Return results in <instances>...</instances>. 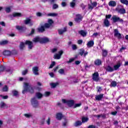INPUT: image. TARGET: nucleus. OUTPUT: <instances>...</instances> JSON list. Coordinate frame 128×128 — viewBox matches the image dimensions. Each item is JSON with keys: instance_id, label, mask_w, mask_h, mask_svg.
<instances>
[{"instance_id": "obj_14", "label": "nucleus", "mask_w": 128, "mask_h": 128, "mask_svg": "<svg viewBox=\"0 0 128 128\" xmlns=\"http://www.w3.org/2000/svg\"><path fill=\"white\" fill-rule=\"evenodd\" d=\"M66 32V28H64L58 29V34L60 35L62 34H64Z\"/></svg>"}, {"instance_id": "obj_20", "label": "nucleus", "mask_w": 128, "mask_h": 128, "mask_svg": "<svg viewBox=\"0 0 128 128\" xmlns=\"http://www.w3.org/2000/svg\"><path fill=\"white\" fill-rule=\"evenodd\" d=\"M82 122H81L80 124L86 122L88 120V117H82Z\"/></svg>"}, {"instance_id": "obj_9", "label": "nucleus", "mask_w": 128, "mask_h": 128, "mask_svg": "<svg viewBox=\"0 0 128 128\" xmlns=\"http://www.w3.org/2000/svg\"><path fill=\"white\" fill-rule=\"evenodd\" d=\"M98 72H96L93 74L92 80L94 82H98L100 78H98Z\"/></svg>"}, {"instance_id": "obj_13", "label": "nucleus", "mask_w": 128, "mask_h": 128, "mask_svg": "<svg viewBox=\"0 0 128 128\" xmlns=\"http://www.w3.org/2000/svg\"><path fill=\"white\" fill-rule=\"evenodd\" d=\"M25 44L28 46L29 50H32V48L34 46L32 45V41L26 40Z\"/></svg>"}, {"instance_id": "obj_25", "label": "nucleus", "mask_w": 128, "mask_h": 128, "mask_svg": "<svg viewBox=\"0 0 128 128\" xmlns=\"http://www.w3.org/2000/svg\"><path fill=\"white\" fill-rule=\"evenodd\" d=\"M88 54V52H84V49L81 50L80 56H87Z\"/></svg>"}, {"instance_id": "obj_22", "label": "nucleus", "mask_w": 128, "mask_h": 128, "mask_svg": "<svg viewBox=\"0 0 128 128\" xmlns=\"http://www.w3.org/2000/svg\"><path fill=\"white\" fill-rule=\"evenodd\" d=\"M102 98H104V94H100L96 97V100H101Z\"/></svg>"}, {"instance_id": "obj_4", "label": "nucleus", "mask_w": 128, "mask_h": 128, "mask_svg": "<svg viewBox=\"0 0 128 128\" xmlns=\"http://www.w3.org/2000/svg\"><path fill=\"white\" fill-rule=\"evenodd\" d=\"M62 102L63 104H66L68 105V106L72 108V106H74V100H66L65 99H62Z\"/></svg>"}, {"instance_id": "obj_15", "label": "nucleus", "mask_w": 128, "mask_h": 128, "mask_svg": "<svg viewBox=\"0 0 128 128\" xmlns=\"http://www.w3.org/2000/svg\"><path fill=\"white\" fill-rule=\"evenodd\" d=\"M108 6H112V8H114V6H116V1H114V0L110 1L108 2Z\"/></svg>"}, {"instance_id": "obj_48", "label": "nucleus", "mask_w": 128, "mask_h": 128, "mask_svg": "<svg viewBox=\"0 0 128 128\" xmlns=\"http://www.w3.org/2000/svg\"><path fill=\"white\" fill-rule=\"evenodd\" d=\"M78 48V47L76 46V45L73 44H72V49L73 50H76Z\"/></svg>"}, {"instance_id": "obj_49", "label": "nucleus", "mask_w": 128, "mask_h": 128, "mask_svg": "<svg viewBox=\"0 0 128 128\" xmlns=\"http://www.w3.org/2000/svg\"><path fill=\"white\" fill-rule=\"evenodd\" d=\"M80 126V121H77L74 124V126Z\"/></svg>"}, {"instance_id": "obj_52", "label": "nucleus", "mask_w": 128, "mask_h": 128, "mask_svg": "<svg viewBox=\"0 0 128 128\" xmlns=\"http://www.w3.org/2000/svg\"><path fill=\"white\" fill-rule=\"evenodd\" d=\"M28 70H24L22 72V76H26V74H28Z\"/></svg>"}, {"instance_id": "obj_29", "label": "nucleus", "mask_w": 128, "mask_h": 128, "mask_svg": "<svg viewBox=\"0 0 128 128\" xmlns=\"http://www.w3.org/2000/svg\"><path fill=\"white\" fill-rule=\"evenodd\" d=\"M36 96L38 99L42 98V94L40 92H36Z\"/></svg>"}, {"instance_id": "obj_38", "label": "nucleus", "mask_w": 128, "mask_h": 128, "mask_svg": "<svg viewBox=\"0 0 128 128\" xmlns=\"http://www.w3.org/2000/svg\"><path fill=\"white\" fill-rule=\"evenodd\" d=\"M117 84H116V82L112 81L111 82V86H112L113 88H116V86Z\"/></svg>"}, {"instance_id": "obj_28", "label": "nucleus", "mask_w": 128, "mask_h": 128, "mask_svg": "<svg viewBox=\"0 0 128 128\" xmlns=\"http://www.w3.org/2000/svg\"><path fill=\"white\" fill-rule=\"evenodd\" d=\"M96 66H100L102 64V61L100 60H97L94 61Z\"/></svg>"}, {"instance_id": "obj_31", "label": "nucleus", "mask_w": 128, "mask_h": 128, "mask_svg": "<svg viewBox=\"0 0 128 128\" xmlns=\"http://www.w3.org/2000/svg\"><path fill=\"white\" fill-rule=\"evenodd\" d=\"M48 16H58L57 13H50L48 14Z\"/></svg>"}, {"instance_id": "obj_23", "label": "nucleus", "mask_w": 128, "mask_h": 128, "mask_svg": "<svg viewBox=\"0 0 128 128\" xmlns=\"http://www.w3.org/2000/svg\"><path fill=\"white\" fill-rule=\"evenodd\" d=\"M12 16H13L14 18H16V17L22 16V14H20V13L15 12V13H14V14H12Z\"/></svg>"}, {"instance_id": "obj_21", "label": "nucleus", "mask_w": 128, "mask_h": 128, "mask_svg": "<svg viewBox=\"0 0 128 128\" xmlns=\"http://www.w3.org/2000/svg\"><path fill=\"white\" fill-rule=\"evenodd\" d=\"M94 42L93 40L89 41L87 44L88 48H92L94 46Z\"/></svg>"}, {"instance_id": "obj_27", "label": "nucleus", "mask_w": 128, "mask_h": 128, "mask_svg": "<svg viewBox=\"0 0 128 128\" xmlns=\"http://www.w3.org/2000/svg\"><path fill=\"white\" fill-rule=\"evenodd\" d=\"M44 28V26H42L40 28H38V32H44L45 30Z\"/></svg>"}, {"instance_id": "obj_10", "label": "nucleus", "mask_w": 128, "mask_h": 128, "mask_svg": "<svg viewBox=\"0 0 128 128\" xmlns=\"http://www.w3.org/2000/svg\"><path fill=\"white\" fill-rule=\"evenodd\" d=\"M64 54V52L62 50H60L58 52V54H56L54 55V58L55 60H60V56H62V54Z\"/></svg>"}, {"instance_id": "obj_35", "label": "nucleus", "mask_w": 128, "mask_h": 128, "mask_svg": "<svg viewBox=\"0 0 128 128\" xmlns=\"http://www.w3.org/2000/svg\"><path fill=\"white\" fill-rule=\"evenodd\" d=\"M50 85L51 86L52 88H56V86H58V82H56V83H51L50 84Z\"/></svg>"}, {"instance_id": "obj_47", "label": "nucleus", "mask_w": 128, "mask_h": 128, "mask_svg": "<svg viewBox=\"0 0 128 128\" xmlns=\"http://www.w3.org/2000/svg\"><path fill=\"white\" fill-rule=\"evenodd\" d=\"M24 42H21L20 44V49L24 50Z\"/></svg>"}, {"instance_id": "obj_40", "label": "nucleus", "mask_w": 128, "mask_h": 128, "mask_svg": "<svg viewBox=\"0 0 128 128\" xmlns=\"http://www.w3.org/2000/svg\"><path fill=\"white\" fill-rule=\"evenodd\" d=\"M58 72H59L60 74H64V70L60 69L58 70Z\"/></svg>"}, {"instance_id": "obj_24", "label": "nucleus", "mask_w": 128, "mask_h": 128, "mask_svg": "<svg viewBox=\"0 0 128 128\" xmlns=\"http://www.w3.org/2000/svg\"><path fill=\"white\" fill-rule=\"evenodd\" d=\"M104 22L105 26H110V21L108 19H105Z\"/></svg>"}, {"instance_id": "obj_7", "label": "nucleus", "mask_w": 128, "mask_h": 128, "mask_svg": "<svg viewBox=\"0 0 128 128\" xmlns=\"http://www.w3.org/2000/svg\"><path fill=\"white\" fill-rule=\"evenodd\" d=\"M114 36H116L118 40H120V38H122V34L118 32V29L114 30Z\"/></svg>"}, {"instance_id": "obj_6", "label": "nucleus", "mask_w": 128, "mask_h": 128, "mask_svg": "<svg viewBox=\"0 0 128 128\" xmlns=\"http://www.w3.org/2000/svg\"><path fill=\"white\" fill-rule=\"evenodd\" d=\"M112 20L114 22H124V20L122 19H120V17H118L116 15L113 16L112 17Z\"/></svg>"}, {"instance_id": "obj_16", "label": "nucleus", "mask_w": 128, "mask_h": 128, "mask_svg": "<svg viewBox=\"0 0 128 128\" xmlns=\"http://www.w3.org/2000/svg\"><path fill=\"white\" fill-rule=\"evenodd\" d=\"M0 108H8V106L6 104V103L1 102L0 103Z\"/></svg>"}, {"instance_id": "obj_32", "label": "nucleus", "mask_w": 128, "mask_h": 128, "mask_svg": "<svg viewBox=\"0 0 128 128\" xmlns=\"http://www.w3.org/2000/svg\"><path fill=\"white\" fill-rule=\"evenodd\" d=\"M12 94L14 96H17L18 95V92L16 90H13L12 91Z\"/></svg>"}, {"instance_id": "obj_39", "label": "nucleus", "mask_w": 128, "mask_h": 128, "mask_svg": "<svg viewBox=\"0 0 128 128\" xmlns=\"http://www.w3.org/2000/svg\"><path fill=\"white\" fill-rule=\"evenodd\" d=\"M120 64H117L116 65L114 66V70H117L120 67Z\"/></svg>"}, {"instance_id": "obj_45", "label": "nucleus", "mask_w": 128, "mask_h": 128, "mask_svg": "<svg viewBox=\"0 0 128 128\" xmlns=\"http://www.w3.org/2000/svg\"><path fill=\"white\" fill-rule=\"evenodd\" d=\"M5 12H10V7H7L5 8Z\"/></svg>"}, {"instance_id": "obj_50", "label": "nucleus", "mask_w": 128, "mask_h": 128, "mask_svg": "<svg viewBox=\"0 0 128 128\" xmlns=\"http://www.w3.org/2000/svg\"><path fill=\"white\" fill-rule=\"evenodd\" d=\"M78 106H80V104H74L73 108H78Z\"/></svg>"}, {"instance_id": "obj_2", "label": "nucleus", "mask_w": 128, "mask_h": 128, "mask_svg": "<svg viewBox=\"0 0 128 128\" xmlns=\"http://www.w3.org/2000/svg\"><path fill=\"white\" fill-rule=\"evenodd\" d=\"M33 42H39L40 44H46V42H50V40L48 39V38L46 37H44V38L36 37L33 39Z\"/></svg>"}, {"instance_id": "obj_26", "label": "nucleus", "mask_w": 128, "mask_h": 128, "mask_svg": "<svg viewBox=\"0 0 128 128\" xmlns=\"http://www.w3.org/2000/svg\"><path fill=\"white\" fill-rule=\"evenodd\" d=\"M86 34H88L87 32L84 31V30H80V34L83 37L86 36Z\"/></svg>"}, {"instance_id": "obj_34", "label": "nucleus", "mask_w": 128, "mask_h": 128, "mask_svg": "<svg viewBox=\"0 0 128 128\" xmlns=\"http://www.w3.org/2000/svg\"><path fill=\"white\" fill-rule=\"evenodd\" d=\"M114 70L112 68L110 67V66H108L106 68V71L107 72H114Z\"/></svg>"}, {"instance_id": "obj_44", "label": "nucleus", "mask_w": 128, "mask_h": 128, "mask_svg": "<svg viewBox=\"0 0 128 128\" xmlns=\"http://www.w3.org/2000/svg\"><path fill=\"white\" fill-rule=\"evenodd\" d=\"M24 116L26 118H30L32 116V114H25Z\"/></svg>"}, {"instance_id": "obj_57", "label": "nucleus", "mask_w": 128, "mask_h": 128, "mask_svg": "<svg viewBox=\"0 0 128 128\" xmlns=\"http://www.w3.org/2000/svg\"><path fill=\"white\" fill-rule=\"evenodd\" d=\"M88 8L89 10H92V8H94V7L92 6L90 4H88Z\"/></svg>"}, {"instance_id": "obj_1", "label": "nucleus", "mask_w": 128, "mask_h": 128, "mask_svg": "<svg viewBox=\"0 0 128 128\" xmlns=\"http://www.w3.org/2000/svg\"><path fill=\"white\" fill-rule=\"evenodd\" d=\"M23 88L24 90L22 91V94H26V92H30L31 94H32V92H34V88L30 83L24 82Z\"/></svg>"}, {"instance_id": "obj_43", "label": "nucleus", "mask_w": 128, "mask_h": 128, "mask_svg": "<svg viewBox=\"0 0 128 128\" xmlns=\"http://www.w3.org/2000/svg\"><path fill=\"white\" fill-rule=\"evenodd\" d=\"M52 8L53 10H56V8H58V4H54Z\"/></svg>"}, {"instance_id": "obj_8", "label": "nucleus", "mask_w": 128, "mask_h": 128, "mask_svg": "<svg viewBox=\"0 0 128 128\" xmlns=\"http://www.w3.org/2000/svg\"><path fill=\"white\" fill-rule=\"evenodd\" d=\"M24 22L25 24H29L30 26H32L34 24V22L29 18H27L24 20Z\"/></svg>"}, {"instance_id": "obj_55", "label": "nucleus", "mask_w": 128, "mask_h": 128, "mask_svg": "<svg viewBox=\"0 0 128 128\" xmlns=\"http://www.w3.org/2000/svg\"><path fill=\"white\" fill-rule=\"evenodd\" d=\"M76 56L74 58H72L71 59H70L68 62H74V60H75L76 58Z\"/></svg>"}, {"instance_id": "obj_5", "label": "nucleus", "mask_w": 128, "mask_h": 128, "mask_svg": "<svg viewBox=\"0 0 128 128\" xmlns=\"http://www.w3.org/2000/svg\"><path fill=\"white\" fill-rule=\"evenodd\" d=\"M31 104L33 108H38V106L40 105V104H38V101L36 97L32 98Z\"/></svg>"}, {"instance_id": "obj_19", "label": "nucleus", "mask_w": 128, "mask_h": 128, "mask_svg": "<svg viewBox=\"0 0 128 128\" xmlns=\"http://www.w3.org/2000/svg\"><path fill=\"white\" fill-rule=\"evenodd\" d=\"M62 114L58 113L56 114V118L58 120H62Z\"/></svg>"}, {"instance_id": "obj_59", "label": "nucleus", "mask_w": 128, "mask_h": 128, "mask_svg": "<svg viewBox=\"0 0 128 128\" xmlns=\"http://www.w3.org/2000/svg\"><path fill=\"white\" fill-rule=\"evenodd\" d=\"M47 124L50 126V118H48L46 121Z\"/></svg>"}, {"instance_id": "obj_61", "label": "nucleus", "mask_w": 128, "mask_h": 128, "mask_svg": "<svg viewBox=\"0 0 128 128\" xmlns=\"http://www.w3.org/2000/svg\"><path fill=\"white\" fill-rule=\"evenodd\" d=\"M112 18V14H108L106 16V20H108V18Z\"/></svg>"}, {"instance_id": "obj_53", "label": "nucleus", "mask_w": 128, "mask_h": 128, "mask_svg": "<svg viewBox=\"0 0 128 128\" xmlns=\"http://www.w3.org/2000/svg\"><path fill=\"white\" fill-rule=\"evenodd\" d=\"M61 6H62V8H64V7L66 6V2H62L61 4Z\"/></svg>"}, {"instance_id": "obj_37", "label": "nucleus", "mask_w": 128, "mask_h": 128, "mask_svg": "<svg viewBox=\"0 0 128 128\" xmlns=\"http://www.w3.org/2000/svg\"><path fill=\"white\" fill-rule=\"evenodd\" d=\"M16 28L18 30H24V26H16Z\"/></svg>"}, {"instance_id": "obj_12", "label": "nucleus", "mask_w": 128, "mask_h": 128, "mask_svg": "<svg viewBox=\"0 0 128 128\" xmlns=\"http://www.w3.org/2000/svg\"><path fill=\"white\" fill-rule=\"evenodd\" d=\"M74 20L76 24H80V14H76V17L74 18Z\"/></svg>"}, {"instance_id": "obj_58", "label": "nucleus", "mask_w": 128, "mask_h": 128, "mask_svg": "<svg viewBox=\"0 0 128 128\" xmlns=\"http://www.w3.org/2000/svg\"><path fill=\"white\" fill-rule=\"evenodd\" d=\"M70 6L71 8H74V6H76V3H74V2H72L70 3Z\"/></svg>"}, {"instance_id": "obj_42", "label": "nucleus", "mask_w": 128, "mask_h": 128, "mask_svg": "<svg viewBox=\"0 0 128 128\" xmlns=\"http://www.w3.org/2000/svg\"><path fill=\"white\" fill-rule=\"evenodd\" d=\"M8 40H4L0 42V44L1 45H4L6 44H8Z\"/></svg>"}, {"instance_id": "obj_51", "label": "nucleus", "mask_w": 128, "mask_h": 128, "mask_svg": "<svg viewBox=\"0 0 128 128\" xmlns=\"http://www.w3.org/2000/svg\"><path fill=\"white\" fill-rule=\"evenodd\" d=\"M91 4H92V6L93 8L96 6L98 5V2H92V1H91Z\"/></svg>"}, {"instance_id": "obj_54", "label": "nucleus", "mask_w": 128, "mask_h": 128, "mask_svg": "<svg viewBox=\"0 0 128 128\" xmlns=\"http://www.w3.org/2000/svg\"><path fill=\"white\" fill-rule=\"evenodd\" d=\"M6 70V68L4 66H0V72H4V70Z\"/></svg>"}, {"instance_id": "obj_64", "label": "nucleus", "mask_w": 128, "mask_h": 128, "mask_svg": "<svg viewBox=\"0 0 128 128\" xmlns=\"http://www.w3.org/2000/svg\"><path fill=\"white\" fill-rule=\"evenodd\" d=\"M88 128H96V126L94 125H90L88 126Z\"/></svg>"}, {"instance_id": "obj_60", "label": "nucleus", "mask_w": 128, "mask_h": 128, "mask_svg": "<svg viewBox=\"0 0 128 128\" xmlns=\"http://www.w3.org/2000/svg\"><path fill=\"white\" fill-rule=\"evenodd\" d=\"M100 118H106V114H100Z\"/></svg>"}, {"instance_id": "obj_56", "label": "nucleus", "mask_w": 128, "mask_h": 128, "mask_svg": "<svg viewBox=\"0 0 128 128\" xmlns=\"http://www.w3.org/2000/svg\"><path fill=\"white\" fill-rule=\"evenodd\" d=\"M8 88L7 86H4L2 88L3 92H8Z\"/></svg>"}, {"instance_id": "obj_3", "label": "nucleus", "mask_w": 128, "mask_h": 128, "mask_svg": "<svg viewBox=\"0 0 128 128\" xmlns=\"http://www.w3.org/2000/svg\"><path fill=\"white\" fill-rule=\"evenodd\" d=\"M116 12L120 14H126V9L124 8V6L122 5H118L117 8H116Z\"/></svg>"}, {"instance_id": "obj_11", "label": "nucleus", "mask_w": 128, "mask_h": 128, "mask_svg": "<svg viewBox=\"0 0 128 128\" xmlns=\"http://www.w3.org/2000/svg\"><path fill=\"white\" fill-rule=\"evenodd\" d=\"M32 70L33 74L35 76H38V74H39L38 67V66L33 67Z\"/></svg>"}, {"instance_id": "obj_30", "label": "nucleus", "mask_w": 128, "mask_h": 128, "mask_svg": "<svg viewBox=\"0 0 128 128\" xmlns=\"http://www.w3.org/2000/svg\"><path fill=\"white\" fill-rule=\"evenodd\" d=\"M121 4H126V6H128V0H120Z\"/></svg>"}, {"instance_id": "obj_63", "label": "nucleus", "mask_w": 128, "mask_h": 128, "mask_svg": "<svg viewBox=\"0 0 128 128\" xmlns=\"http://www.w3.org/2000/svg\"><path fill=\"white\" fill-rule=\"evenodd\" d=\"M50 92H45L46 96H50Z\"/></svg>"}, {"instance_id": "obj_62", "label": "nucleus", "mask_w": 128, "mask_h": 128, "mask_svg": "<svg viewBox=\"0 0 128 128\" xmlns=\"http://www.w3.org/2000/svg\"><path fill=\"white\" fill-rule=\"evenodd\" d=\"M0 96H2V98H4V100H6L8 98V96H3L2 95H0Z\"/></svg>"}, {"instance_id": "obj_33", "label": "nucleus", "mask_w": 128, "mask_h": 128, "mask_svg": "<svg viewBox=\"0 0 128 128\" xmlns=\"http://www.w3.org/2000/svg\"><path fill=\"white\" fill-rule=\"evenodd\" d=\"M103 56H108V51L106 50H102Z\"/></svg>"}, {"instance_id": "obj_41", "label": "nucleus", "mask_w": 128, "mask_h": 128, "mask_svg": "<svg viewBox=\"0 0 128 128\" xmlns=\"http://www.w3.org/2000/svg\"><path fill=\"white\" fill-rule=\"evenodd\" d=\"M54 66H56V62H52L50 64L49 68H52Z\"/></svg>"}, {"instance_id": "obj_18", "label": "nucleus", "mask_w": 128, "mask_h": 128, "mask_svg": "<svg viewBox=\"0 0 128 128\" xmlns=\"http://www.w3.org/2000/svg\"><path fill=\"white\" fill-rule=\"evenodd\" d=\"M3 54L4 56H8L12 54V52L9 50H5L3 52Z\"/></svg>"}, {"instance_id": "obj_36", "label": "nucleus", "mask_w": 128, "mask_h": 128, "mask_svg": "<svg viewBox=\"0 0 128 128\" xmlns=\"http://www.w3.org/2000/svg\"><path fill=\"white\" fill-rule=\"evenodd\" d=\"M52 25L48 23H46L44 24V28H50Z\"/></svg>"}, {"instance_id": "obj_17", "label": "nucleus", "mask_w": 128, "mask_h": 128, "mask_svg": "<svg viewBox=\"0 0 128 128\" xmlns=\"http://www.w3.org/2000/svg\"><path fill=\"white\" fill-rule=\"evenodd\" d=\"M44 122H46V116H43L40 120V124H44Z\"/></svg>"}, {"instance_id": "obj_46", "label": "nucleus", "mask_w": 128, "mask_h": 128, "mask_svg": "<svg viewBox=\"0 0 128 128\" xmlns=\"http://www.w3.org/2000/svg\"><path fill=\"white\" fill-rule=\"evenodd\" d=\"M48 24H50L51 26L52 24H54V20H52V19H48Z\"/></svg>"}]
</instances>
